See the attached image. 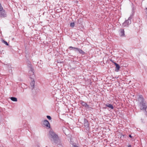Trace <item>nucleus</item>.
Segmentation results:
<instances>
[{
	"label": "nucleus",
	"mask_w": 147,
	"mask_h": 147,
	"mask_svg": "<svg viewBox=\"0 0 147 147\" xmlns=\"http://www.w3.org/2000/svg\"><path fill=\"white\" fill-rule=\"evenodd\" d=\"M138 103L141 110H146V109L147 107L146 102L142 95L139 96L138 98Z\"/></svg>",
	"instance_id": "f257e3e1"
},
{
	"label": "nucleus",
	"mask_w": 147,
	"mask_h": 147,
	"mask_svg": "<svg viewBox=\"0 0 147 147\" xmlns=\"http://www.w3.org/2000/svg\"><path fill=\"white\" fill-rule=\"evenodd\" d=\"M49 137L51 140L57 143L59 140L58 136L53 131H50L49 133Z\"/></svg>",
	"instance_id": "f03ea898"
},
{
	"label": "nucleus",
	"mask_w": 147,
	"mask_h": 147,
	"mask_svg": "<svg viewBox=\"0 0 147 147\" xmlns=\"http://www.w3.org/2000/svg\"><path fill=\"white\" fill-rule=\"evenodd\" d=\"M133 15H131L128 18V19L125 20L123 24L122 25L123 27H128L129 25L131 24V20L133 18Z\"/></svg>",
	"instance_id": "7ed1b4c3"
},
{
	"label": "nucleus",
	"mask_w": 147,
	"mask_h": 147,
	"mask_svg": "<svg viewBox=\"0 0 147 147\" xmlns=\"http://www.w3.org/2000/svg\"><path fill=\"white\" fill-rule=\"evenodd\" d=\"M29 67L30 69L29 71L30 77L31 79H33L35 76L34 72L33 71L34 69L31 65H30Z\"/></svg>",
	"instance_id": "20e7f679"
},
{
	"label": "nucleus",
	"mask_w": 147,
	"mask_h": 147,
	"mask_svg": "<svg viewBox=\"0 0 147 147\" xmlns=\"http://www.w3.org/2000/svg\"><path fill=\"white\" fill-rule=\"evenodd\" d=\"M7 15L5 11L3 9L2 7L0 6V16L1 17H5Z\"/></svg>",
	"instance_id": "39448f33"
},
{
	"label": "nucleus",
	"mask_w": 147,
	"mask_h": 147,
	"mask_svg": "<svg viewBox=\"0 0 147 147\" xmlns=\"http://www.w3.org/2000/svg\"><path fill=\"white\" fill-rule=\"evenodd\" d=\"M84 125L86 129L88 128L89 126V124L88 121L85 119H84Z\"/></svg>",
	"instance_id": "423d86ee"
},
{
	"label": "nucleus",
	"mask_w": 147,
	"mask_h": 147,
	"mask_svg": "<svg viewBox=\"0 0 147 147\" xmlns=\"http://www.w3.org/2000/svg\"><path fill=\"white\" fill-rule=\"evenodd\" d=\"M43 124L48 128H50V123L48 120H45L43 121Z\"/></svg>",
	"instance_id": "0eeeda50"
},
{
	"label": "nucleus",
	"mask_w": 147,
	"mask_h": 147,
	"mask_svg": "<svg viewBox=\"0 0 147 147\" xmlns=\"http://www.w3.org/2000/svg\"><path fill=\"white\" fill-rule=\"evenodd\" d=\"M34 84H35V82L33 80L30 83V85L31 86V89H33L34 88Z\"/></svg>",
	"instance_id": "6e6552de"
},
{
	"label": "nucleus",
	"mask_w": 147,
	"mask_h": 147,
	"mask_svg": "<svg viewBox=\"0 0 147 147\" xmlns=\"http://www.w3.org/2000/svg\"><path fill=\"white\" fill-rule=\"evenodd\" d=\"M76 50L78 51L79 53L81 54H82V55H84L85 53L84 51H83L82 49H80L77 48V49H76Z\"/></svg>",
	"instance_id": "1a4fd4ad"
},
{
	"label": "nucleus",
	"mask_w": 147,
	"mask_h": 147,
	"mask_svg": "<svg viewBox=\"0 0 147 147\" xmlns=\"http://www.w3.org/2000/svg\"><path fill=\"white\" fill-rule=\"evenodd\" d=\"M120 35L121 36H124L125 35L124 31L123 29H121L120 33Z\"/></svg>",
	"instance_id": "9d476101"
},
{
	"label": "nucleus",
	"mask_w": 147,
	"mask_h": 147,
	"mask_svg": "<svg viewBox=\"0 0 147 147\" xmlns=\"http://www.w3.org/2000/svg\"><path fill=\"white\" fill-rule=\"evenodd\" d=\"M107 107H109L110 109H114V107L112 105L110 104H106L105 105Z\"/></svg>",
	"instance_id": "9b49d317"
},
{
	"label": "nucleus",
	"mask_w": 147,
	"mask_h": 147,
	"mask_svg": "<svg viewBox=\"0 0 147 147\" xmlns=\"http://www.w3.org/2000/svg\"><path fill=\"white\" fill-rule=\"evenodd\" d=\"M115 66L116 67V69L115 71L116 72H118L119 69L120 68V66L118 64H116V65Z\"/></svg>",
	"instance_id": "f8f14e48"
},
{
	"label": "nucleus",
	"mask_w": 147,
	"mask_h": 147,
	"mask_svg": "<svg viewBox=\"0 0 147 147\" xmlns=\"http://www.w3.org/2000/svg\"><path fill=\"white\" fill-rule=\"evenodd\" d=\"M13 101L16 102L17 101V98L15 97H11L10 98Z\"/></svg>",
	"instance_id": "ddd939ff"
},
{
	"label": "nucleus",
	"mask_w": 147,
	"mask_h": 147,
	"mask_svg": "<svg viewBox=\"0 0 147 147\" xmlns=\"http://www.w3.org/2000/svg\"><path fill=\"white\" fill-rule=\"evenodd\" d=\"M80 103L82 105V106H84V107L85 106L86 104V103L84 101H83L82 100L80 101Z\"/></svg>",
	"instance_id": "4468645a"
},
{
	"label": "nucleus",
	"mask_w": 147,
	"mask_h": 147,
	"mask_svg": "<svg viewBox=\"0 0 147 147\" xmlns=\"http://www.w3.org/2000/svg\"><path fill=\"white\" fill-rule=\"evenodd\" d=\"M2 42L6 45L8 46L9 45V44L6 41L3 40H2Z\"/></svg>",
	"instance_id": "2eb2a0df"
},
{
	"label": "nucleus",
	"mask_w": 147,
	"mask_h": 147,
	"mask_svg": "<svg viewBox=\"0 0 147 147\" xmlns=\"http://www.w3.org/2000/svg\"><path fill=\"white\" fill-rule=\"evenodd\" d=\"M75 25V24L74 22H72L70 23V26L72 27H73Z\"/></svg>",
	"instance_id": "dca6fc26"
},
{
	"label": "nucleus",
	"mask_w": 147,
	"mask_h": 147,
	"mask_svg": "<svg viewBox=\"0 0 147 147\" xmlns=\"http://www.w3.org/2000/svg\"><path fill=\"white\" fill-rule=\"evenodd\" d=\"M77 48H76V47H71V46H70V47H69V49H74L76 50V49H77Z\"/></svg>",
	"instance_id": "f3484780"
},
{
	"label": "nucleus",
	"mask_w": 147,
	"mask_h": 147,
	"mask_svg": "<svg viewBox=\"0 0 147 147\" xmlns=\"http://www.w3.org/2000/svg\"><path fill=\"white\" fill-rule=\"evenodd\" d=\"M84 107L86 108H89V105H87L86 103Z\"/></svg>",
	"instance_id": "a211bd4d"
},
{
	"label": "nucleus",
	"mask_w": 147,
	"mask_h": 147,
	"mask_svg": "<svg viewBox=\"0 0 147 147\" xmlns=\"http://www.w3.org/2000/svg\"><path fill=\"white\" fill-rule=\"evenodd\" d=\"M47 118L49 120H51V118L50 116L47 115Z\"/></svg>",
	"instance_id": "6ab92c4d"
},
{
	"label": "nucleus",
	"mask_w": 147,
	"mask_h": 147,
	"mask_svg": "<svg viewBox=\"0 0 147 147\" xmlns=\"http://www.w3.org/2000/svg\"><path fill=\"white\" fill-rule=\"evenodd\" d=\"M114 64L115 65H116V64H118L117 63H116L114 62H113Z\"/></svg>",
	"instance_id": "aec40b11"
},
{
	"label": "nucleus",
	"mask_w": 147,
	"mask_h": 147,
	"mask_svg": "<svg viewBox=\"0 0 147 147\" xmlns=\"http://www.w3.org/2000/svg\"><path fill=\"white\" fill-rule=\"evenodd\" d=\"M129 136L130 138L132 137V136H131V135H130V134L129 135Z\"/></svg>",
	"instance_id": "412c9836"
},
{
	"label": "nucleus",
	"mask_w": 147,
	"mask_h": 147,
	"mask_svg": "<svg viewBox=\"0 0 147 147\" xmlns=\"http://www.w3.org/2000/svg\"><path fill=\"white\" fill-rule=\"evenodd\" d=\"M73 147H78V146H76V145H74L73 146Z\"/></svg>",
	"instance_id": "4be33fe9"
},
{
	"label": "nucleus",
	"mask_w": 147,
	"mask_h": 147,
	"mask_svg": "<svg viewBox=\"0 0 147 147\" xmlns=\"http://www.w3.org/2000/svg\"><path fill=\"white\" fill-rule=\"evenodd\" d=\"M110 61H111L112 62H113H113H114V61H113V60H110Z\"/></svg>",
	"instance_id": "5701e85b"
},
{
	"label": "nucleus",
	"mask_w": 147,
	"mask_h": 147,
	"mask_svg": "<svg viewBox=\"0 0 147 147\" xmlns=\"http://www.w3.org/2000/svg\"><path fill=\"white\" fill-rule=\"evenodd\" d=\"M128 147H131V145H129L128 146Z\"/></svg>",
	"instance_id": "b1692460"
},
{
	"label": "nucleus",
	"mask_w": 147,
	"mask_h": 147,
	"mask_svg": "<svg viewBox=\"0 0 147 147\" xmlns=\"http://www.w3.org/2000/svg\"><path fill=\"white\" fill-rule=\"evenodd\" d=\"M0 6L1 7H2L1 5V3H0Z\"/></svg>",
	"instance_id": "393cba45"
}]
</instances>
